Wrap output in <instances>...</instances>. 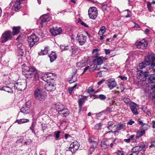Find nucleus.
<instances>
[{
    "mask_svg": "<svg viewBox=\"0 0 155 155\" xmlns=\"http://www.w3.org/2000/svg\"><path fill=\"white\" fill-rule=\"evenodd\" d=\"M145 146L144 144L141 145V146H136L132 148V150H135V152L137 153H139L140 151H141L145 147Z\"/></svg>",
    "mask_w": 155,
    "mask_h": 155,
    "instance_id": "obj_23",
    "label": "nucleus"
},
{
    "mask_svg": "<svg viewBox=\"0 0 155 155\" xmlns=\"http://www.w3.org/2000/svg\"><path fill=\"white\" fill-rule=\"evenodd\" d=\"M24 137L22 136H21L17 140V142L18 143H21L23 141Z\"/></svg>",
    "mask_w": 155,
    "mask_h": 155,
    "instance_id": "obj_50",
    "label": "nucleus"
},
{
    "mask_svg": "<svg viewBox=\"0 0 155 155\" xmlns=\"http://www.w3.org/2000/svg\"><path fill=\"white\" fill-rule=\"evenodd\" d=\"M12 39V33L11 31H5L2 35L1 40L2 43H5Z\"/></svg>",
    "mask_w": 155,
    "mask_h": 155,
    "instance_id": "obj_6",
    "label": "nucleus"
},
{
    "mask_svg": "<svg viewBox=\"0 0 155 155\" xmlns=\"http://www.w3.org/2000/svg\"><path fill=\"white\" fill-rule=\"evenodd\" d=\"M106 31V28L104 26H102L101 27V29L98 32L99 35H102Z\"/></svg>",
    "mask_w": 155,
    "mask_h": 155,
    "instance_id": "obj_37",
    "label": "nucleus"
},
{
    "mask_svg": "<svg viewBox=\"0 0 155 155\" xmlns=\"http://www.w3.org/2000/svg\"><path fill=\"white\" fill-rule=\"evenodd\" d=\"M27 86V82L25 80H22L21 82H16L14 86L15 89L18 91H21L24 90Z\"/></svg>",
    "mask_w": 155,
    "mask_h": 155,
    "instance_id": "obj_4",
    "label": "nucleus"
},
{
    "mask_svg": "<svg viewBox=\"0 0 155 155\" xmlns=\"http://www.w3.org/2000/svg\"><path fill=\"white\" fill-rule=\"evenodd\" d=\"M56 87L51 82L48 83L45 86V88L46 90L47 91L50 92L54 91L56 89Z\"/></svg>",
    "mask_w": 155,
    "mask_h": 155,
    "instance_id": "obj_18",
    "label": "nucleus"
},
{
    "mask_svg": "<svg viewBox=\"0 0 155 155\" xmlns=\"http://www.w3.org/2000/svg\"><path fill=\"white\" fill-rule=\"evenodd\" d=\"M92 52L94 56L97 57V54L98 53V50L97 49H94L93 50Z\"/></svg>",
    "mask_w": 155,
    "mask_h": 155,
    "instance_id": "obj_47",
    "label": "nucleus"
},
{
    "mask_svg": "<svg viewBox=\"0 0 155 155\" xmlns=\"http://www.w3.org/2000/svg\"><path fill=\"white\" fill-rule=\"evenodd\" d=\"M104 50L106 54H108L110 53V50L109 49H105Z\"/></svg>",
    "mask_w": 155,
    "mask_h": 155,
    "instance_id": "obj_61",
    "label": "nucleus"
},
{
    "mask_svg": "<svg viewBox=\"0 0 155 155\" xmlns=\"http://www.w3.org/2000/svg\"><path fill=\"white\" fill-rule=\"evenodd\" d=\"M81 97L78 101L79 107V112H80L82 110V105L85 101L87 100V97L86 96L81 95Z\"/></svg>",
    "mask_w": 155,
    "mask_h": 155,
    "instance_id": "obj_16",
    "label": "nucleus"
},
{
    "mask_svg": "<svg viewBox=\"0 0 155 155\" xmlns=\"http://www.w3.org/2000/svg\"><path fill=\"white\" fill-rule=\"evenodd\" d=\"M115 153L118 155H124V152L123 151L117 150Z\"/></svg>",
    "mask_w": 155,
    "mask_h": 155,
    "instance_id": "obj_46",
    "label": "nucleus"
},
{
    "mask_svg": "<svg viewBox=\"0 0 155 155\" xmlns=\"http://www.w3.org/2000/svg\"><path fill=\"white\" fill-rule=\"evenodd\" d=\"M77 86L76 84H75L74 86L71 87H69L68 88V91L69 92V93L71 94L72 93V91L73 90L74 88L76 87Z\"/></svg>",
    "mask_w": 155,
    "mask_h": 155,
    "instance_id": "obj_43",
    "label": "nucleus"
},
{
    "mask_svg": "<svg viewBox=\"0 0 155 155\" xmlns=\"http://www.w3.org/2000/svg\"><path fill=\"white\" fill-rule=\"evenodd\" d=\"M70 51L72 52V54H75L76 53V50L73 49L72 48L70 50Z\"/></svg>",
    "mask_w": 155,
    "mask_h": 155,
    "instance_id": "obj_64",
    "label": "nucleus"
},
{
    "mask_svg": "<svg viewBox=\"0 0 155 155\" xmlns=\"http://www.w3.org/2000/svg\"><path fill=\"white\" fill-rule=\"evenodd\" d=\"M94 148H96L95 147H93L91 146L89 149V151L91 153H92V152L94 151Z\"/></svg>",
    "mask_w": 155,
    "mask_h": 155,
    "instance_id": "obj_63",
    "label": "nucleus"
},
{
    "mask_svg": "<svg viewBox=\"0 0 155 155\" xmlns=\"http://www.w3.org/2000/svg\"><path fill=\"white\" fill-rule=\"evenodd\" d=\"M137 133V135L136 137L137 138H138L142 136L145 133V131L144 130H143V129L141 130L140 131L138 130Z\"/></svg>",
    "mask_w": 155,
    "mask_h": 155,
    "instance_id": "obj_31",
    "label": "nucleus"
},
{
    "mask_svg": "<svg viewBox=\"0 0 155 155\" xmlns=\"http://www.w3.org/2000/svg\"><path fill=\"white\" fill-rule=\"evenodd\" d=\"M30 106L28 105V107H22L21 109V112L25 114H29L30 112Z\"/></svg>",
    "mask_w": 155,
    "mask_h": 155,
    "instance_id": "obj_25",
    "label": "nucleus"
},
{
    "mask_svg": "<svg viewBox=\"0 0 155 155\" xmlns=\"http://www.w3.org/2000/svg\"><path fill=\"white\" fill-rule=\"evenodd\" d=\"M146 77L147 79H148V82L150 83H154L155 80V74H151L150 75H148Z\"/></svg>",
    "mask_w": 155,
    "mask_h": 155,
    "instance_id": "obj_24",
    "label": "nucleus"
},
{
    "mask_svg": "<svg viewBox=\"0 0 155 155\" xmlns=\"http://www.w3.org/2000/svg\"><path fill=\"white\" fill-rule=\"evenodd\" d=\"M97 10L96 8L90 7L88 11V15L89 18L92 19H95L97 16Z\"/></svg>",
    "mask_w": 155,
    "mask_h": 155,
    "instance_id": "obj_7",
    "label": "nucleus"
},
{
    "mask_svg": "<svg viewBox=\"0 0 155 155\" xmlns=\"http://www.w3.org/2000/svg\"><path fill=\"white\" fill-rule=\"evenodd\" d=\"M49 50L48 47H46L44 50H41V52L38 53V54L40 55H46L48 53Z\"/></svg>",
    "mask_w": 155,
    "mask_h": 155,
    "instance_id": "obj_29",
    "label": "nucleus"
},
{
    "mask_svg": "<svg viewBox=\"0 0 155 155\" xmlns=\"http://www.w3.org/2000/svg\"><path fill=\"white\" fill-rule=\"evenodd\" d=\"M94 90L92 87H90L87 89V92L89 94H91L94 91Z\"/></svg>",
    "mask_w": 155,
    "mask_h": 155,
    "instance_id": "obj_52",
    "label": "nucleus"
},
{
    "mask_svg": "<svg viewBox=\"0 0 155 155\" xmlns=\"http://www.w3.org/2000/svg\"><path fill=\"white\" fill-rule=\"evenodd\" d=\"M60 48L61 49L64 50H68L69 49V47L68 46H65L62 45H61Z\"/></svg>",
    "mask_w": 155,
    "mask_h": 155,
    "instance_id": "obj_45",
    "label": "nucleus"
},
{
    "mask_svg": "<svg viewBox=\"0 0 155 155\" xmlns=\"http://www.w3.org/2000/svg\"><path fill=\"white\" fill-rule=\"evenodd\" d=\"M29 120L26 119H22L19 120L17 119L15 121V123H17L18 124H21L24 123L28 122H29Z\"/></svg>",
    "mask_w": 155,
    "mask_h": 155,
    "instance_id": "obj_32",
    "label": "nucleus"
},
{
    "mask_svg": "<svg viewBox=\"0 0 155 155\" xmlns=\"http://www.w3.org/2000/svg\"><path fill=\"white\" fill-rule=\"evenodd\" d=\"M76 66L77 67H82L84 66L85 65V63L83 61L79 62L76 64Z\"/></svg>",
    "mask_w": 155,
    "mask_h": 155,
    "instance_id": "obj_38",
    "label": "nucleus"
},
{
    "mask_svg": "<svg viewBox=\"0 0 155 155\" xmlns=\"http://www.w3.org/2000/svg\"><path fill=\"white\" fill-rule=\"evenodd\" d=\"M76 40L79 45H83L86 41L87 37L83 34H78L76 38Z\"/></svg>",
    "mask_w": 155,
    "mask_h": 155,
    "instance_id": "obj_8",
    "label": "nucleus"
},
{
    "mask_svg": "<svg viewBox=\"0 0 155 155\" xmlns=\"http://www.w3.org/2000/svg\"><path fill=\"white\" fill-rule=\"evenodd\" d=\"M130 108L134 114L137 115L138 114L137 109L139 108L137 104L133 102L130 103Z\"/></svg>",
    "mask_w": 155,
    "mask_h": 155,
    "instance_id": "obj_15",
    "label": "nucleus"
},
{
    "mask_svg": "<svg viewBox=\"0 0 155 155\" xmlns=\"http://www.w3.org/2000/svg\"><path fill=\"white\" fill-rule=\"evenodd\" d=\"M107 85L110 90H111L116 86L117 83L114 78H110L107 80Z\"/></svg>",
    "mask_w": 155,
    "mask_h": 155,
    "instance_id": "obj_13",
    "label": "nucleus"
},
{
    "mask_svg": "<svg viewBox=\"0 0 155 155\" xmlns=\"http://www.w3.org/2000/svg\"><path fill=\"white\" fill-rule=\"evenodd\" d=\"M114 124V123L113 121H110L108 123V125L110 127H111Z\"/></svg>",
    "mask_w": 155,
    "mask_h": 155,
    "instance_id": "obj_60",
    "label": "nucleus"
},
{
    "mask_svg": "<svg viewBox=\"0 0 155 155\" xmlns=\"http://www.w3.org/2000/svg\"><path fill=\"white\" fill-rule=\"evenodd\" d=\"M48 56L50 58L51 62L54 61L57 58L56 55L55 53L53 51H52L51 53L48 55Z\"/></svg>",
    "mask_w": 155,
    "mask_h": 155,
    "instance_id": "obj_26",
    "label": "nucleus"
},
{
    "mask_svg": "<svg viewBox=\"0 0 155 155\" xmlns=\"http://www.w3.org/2000/svg\"><path fill=\"white\" fill-rule=\"evenodd\" d=\"M39 20L41 26L43 27L46 24V22L49 21L50 18L47 15H44L40 17Z\"/></svg>",
    "mask_w": 155,
    "mask_h": 155,
    "instance_id": "obj_12",
    "label": "nucleus"
},
{
    "mask_svg": "<svg viewBox=\"0 0 155 155\" xmlns=\"http://www.w3.org/2000/svg\"><path fill=\"white\" fill-rule=\"evenodd\" d=\"M62 29L61 28H55L53 29L50 30L52 35L54 36L60 34L62 32Z\"/></svg>",
    "mask_w": 155,
    "mask_h": 155,
    "instance_id": "obj_19",
    "label": "nucleus"
},
{
    "mask_svg": "<svg viewBox=\"0 0 155 155\" xmlns=\"http://www.w3.org/2000/svg\"><path fill=\"white\" fill-rule=\"evenodd\" d=\"M59 114L61 115V116L63 117H67L69 114V111L68 110L67 108H63V109H62L60 111Z\"/></svg>",
    "mask_w": 155,
    "mask_h": 155,
    "instance_id": "obj_22",
    "label": "nucleus"
},
{
    "mask_svg": "<svg viewBox=\"0 0 155 155\" xmlns=\"http://www.w3.org/2000/svg\"><path fill=\"white\" fill-rule=\"evenodd\" d=\"M88 141L91 146L95 148L98 147V143L97 141L95 140L94 139L91 137H90L88 139Z\"/></svg>",
    "mask_w": 155,
    "mask_h": 155,
    "instance_id": "obj_20",
    "label": "nucleus"
},
{
    "mask_svg": "<svg viewBox=\"0 0 155 155\" xmlns=\"http://www.w3.org/2000/svg\"><path fill=\"white\" fill-rule=\"evenodd\" d=\"M152 89L153 90V91L152 97L153 99H154L155 98V85H154L153 87L152 88Z\"/></svg>",
    "mask_w": 155,
    "mask_h": 155,
    "instance_id": "obj_53",
    "label": "nucleus"
},
{
    "mask_svg": "<svg viewBox=\"0 0 155 155\" xmlns=\"http://www.w3.org/2000/svg\"><path fill=\"white\" fill-rule=\"evenodd\" d=\"M42 130L43 131L47 128V125L46 124H42Z\"/></svg>",
    "mask_w": 155,
    "mask_h": 155,
    "instance_id": "obj_55",
    "label": "nucleus"
},
{
    "mask_svg": "<svg viewBox=\"0 0 155 155\" xmlns=\"http://www.w3.org/2000/svg\"><path fill=\"white\" fill-rule=\"evenodd\" d=\"M21 2L14 0L13 2L12 3V9L13 10L17 11L21 8Z\"/></svg>",
    "mask_w": 155,
    "mask_h": 155,
    "instance_id": "obj_17",
    "label": "nucleus"
},
{
    "mask_svg": "<svg viewBox=\"0 0 155 155\" xmlns=\"http://www.w3.org/2000/svg\"><path fill=\"white\" fill-rule=\"evenodd\" d=\"M106 58L103 56L96 57L95 59L93 60V62L95 64L100 65L103 64V61L106 60Z\"/></svg>",
    "mask_w": 155,
    "mask_h": 155,
    "instance_id": "obj_14",
    "label": "nucleus"
},
{
    "mask_svg": "<svg viewBox=\"0 0 155 155\" xmlns=\"http://www.w3.org/2000/svg\"><path fill=\"white\" fill-rule=\"evenodd\" d=\"M125 124H122L120 123L116 125H114V127L113 128L116 127L117 130L119 131L121 130L125 127Z\"/></svg>",
    "mask_w": 155,
    "mask_h": 155,
    "instance_id": "obj_27",
    "label": "nucleus"
},
{
    "mask_svg": "<svg viewBox=\"0 0 155 155\" xmlns=\"http://www.w3.org/2000/svg\"><path fill=\"white\" fill-rule=\"evenodd\" d=\"M94 97H95V98H99L101 100H105L106 98V96L103 94H100L98 96L97 95H93Z\"/></svg>",
    "mask_w": 155,
    "mask_h": 155,
    "instance_id": "obj_35",
    "label": "nucleus"
},
{
    "mask_svg": "<svg viewBox=\"0 0 155 155\" xmlns=\"http://www.w3.org/2000/svg\"><path fill=\"white\" fill-rule=\"evenodd\" d=\"M150 60V68H152L153 73L155 74V55L152 54V56H150L147 59V61Z\"/></svg>",
    "mask_w": 155,
    "mask_h": 155,
    "instance_id": "obj_9",
    "label": "nucleus"
},
{
    "mask_svg": "<svg viewBox=\"0 0 155 155\" xmlns=\"http://www.w3.org/2000/svg\"><path fill=\"white\" fill-rule=\"evenodd\" d=\"M61 133L60 131H55L54 132V137L56 139H58L59 137V135Z\"/></svg>",
    "mask_w": 155,
    "mask_h": 155,
    "instance_id": "obj_41",
    "label": "nucleus"
},
{
    "mask_svg": "<svg viewBox=\"0 0 155 155\" xmlns=\"http://www.w3.org/2000/svg\"><path fill=\"white\" fill-rule=\"evenodd\" d=\"M121 100L127 104H130V103L131 102L130 101V99L126 97L122 98Z\"/></svg>",
    "mask_w": 155,
    "mask_h": 155,
    "instance_id": "obj_36",
    "label": "nucleus"
},
{
    "mask_svg": "<svg viewBox=\"0 0 155 155\" xmlns=\"http://www.w3.org/2000/svg\"><path fill=\"white\" fill-rule=\"evenodd\" d=\"M77 69L75 68H74L73 69L72 73V76L74 77H75V76L77 72Z\"/></svg>",
    "mask_w": 155,
    "mask_h": 155,
    "instance_id": "obj_54",
    "label": "nucleus"
},
{
    "mask_svg": "<svg viewBox=\"0 0 155 155\" xmlns=\"http://www.w3.org/2000/svg\"><path fill=\"white\" fill-rule=\"evenodd\" d=\"M134 123V121L132 120L131 119L127 123V124L130 125H132Z\"/></svg>",
    "mask_w": 155,
    "mask_h": 155,
    "instance_id": "obj_58",
    "label": "nucleus"
},
{
    "mask_svg": "<svg viewBox=\"0 0 155 155\" xmlns=\"http://www.w3.org/2000/svg\"><path fill=\"white\" fill-rule=\"evenodd\" d=\"M135 45L137 48L144 49L147 47V42L145 40H143L140 41L136 42Z\"/></svg>",
    "mask_w": 155,
    "mask_h": 155,
    "instance_id": "obj_10",
    "label": "nucleus"
},
{
    "mask_svg": "<svg viewBox=\"0 0 155 155\" xmlns=\"http://www.w3.org/2000/svg\"><path fill=\"white\" fill-rule=\"evenodd\" d=\"M76 80V77H73L72 76V78L69 81V83L71 84L73 82H75Z\"/></svg>",
    "mask_w": 155,
    "mask_h": 155,
    "instance_id": "obj_49",
    "label": "nucleus"
},
{
    "mask_svg": "<svg viewBox=\"0 0 155 155\" xmlns=\"http://www.w3.org/2000/svg\"><path fill=\"white\" fill-rule=\"evenodd\" d=\"M80 146L77 141L73 142L70 145L69 148V150L72 153H74L79 148Z\"/></svg>",
    "mask_w": 155,
    "mask_h": 155,
    "instance_id": "obj_11",
    "label": "nucleus"
},
{
    "mask_svg": "<svg viewBox=\"0 0 155 155\" xmlns=\"http://www.w3.org/2000/svg\"><path fill=\"white\" fill-rule=\"evenodd\" d=\"M90 68L89 66H87L85 67V68L84 69V71L83 73L81 74V75H82L84 72H85L87 69H88Z\"/></svg>",
    "mask_w": 155,
    "mask_h": 155,
    "instance_id": "obj_62",
    "label": "nucleus"
},
{
    "mask_svg": "<svg viewBox=\"0 0 155 155\" xmlns=\"http://www.w3.org/2000/svg\"><path fill=\"white\" fill-rule=\"evenodd\" d=\"M126 11H127V15L125 16V17L126 18L130 17L131 12L128 9H127Z\"/></svg>",
    "mask_w": 155,
    "mask_h": 155,
    "instance_id": "obj_56",
    "label": "nucleus"
},
{
    "mask_svg": "<svg viewBox=\"0 0 155 155\" xmlns=\"http://www.w3.org/2000/svg\"><path fill=\"white\" fill-rule=\"evenodd\" d=\"M35 127V125L33 123H32L30 129L31 130L32 132L34 133V134L35 133V132L34 131Z\"/></svg>",
    "mask_w": 155,
    "mask_h": 155,
    "instance_id": "obj_48",
    "label": "nucleus"
},
{
    "mask_svg": "<svg viewBox=\"0 0 155 155\" xmlns=\"http://www.w3.org/2000/svg\"><path fill=\"white\" fill-rule=\"evenodd\" d=\"M1 90H3L8 93H12L13 91L12 89L8 86H3L0 89Z\"/></svg>",
    "mask_w": 155,
    "mask_h": 155,
    "instance_id": "obj_33",
    "label": "nucleus"
},
{
    "mask_svg": "<svg viewBox=\"0 0 155 155\" xmlns=\"http://www.w3.org/2000/svg\"><path fill=\"white\" fill-rule=\"evenodd\" d=\"M20 27H14L12 29V34L13 35H15L18 33L20 31Z\"/></svg>",
    "mask_w": 155,
    "mask_h": 155,
    "instance_id": "obj_30",
    "label": "nucleus"
},
{
    "mask_svg": "<svg viewBox=\"0 0 155 155\" xmlns=\"http://www.w3.org/2000/svg\"><path fill=\"white\" fill-rule=\"evenodd\" d=\"M101 148L103 149H105L107 148V143L105 142H102L101 144Z\"/></svg>",
    "mask_w": 155,
    "mask_h": 155,
    "instance_id": "obj_42",
    "label": "nucleus"
},
{
    "mask_svg": "<svg viewBox=\"0 0 155 155\" xmlns=\"http://www.w3.org/2000/svg\"><path fill=\"white\" fill-rule=\"evenodd\" d=\"M101 124L100 123L97 124L95 126L97 130L100 129L101 127Z\"/></svg>",
    "mask_w": 155,
    "mask_h": 155,
    "instance_id": "obj_59",
    "label": "nucleus"
},
{
    "mask_svg": "<svg viewBox=\"0 0 155 155\" xmlns=\"http://www.w3.org/2000/svg\"><path fill=\"white\" fill-rule=\"evenodd\" d=\"M78 22L80 23V24L84 26L86 28H88L89 27V26L87 25L86 24V23L82 21L80 18L78 19Z\"/></svg>",
    "mask_w": 155,
    "mask_h": 155,
    "instance_id": "obj_40",
    "label": "nucleus"
},
{
    "mask_svg": "<svg viewBox=\"0 0 155 155\" xmlns=\"http://www.w3.org/2000/svg\"><path fill=\"white\" fill-rule=\"evenodd\" d=\"M150 56H152V54L149 55L145 57L144 58V62L140 63L139 64V65L137 67L138 71H140L141 73L142 71L140 70L141 69L145 68L147 66H148V67L147 68L148 72L147 73V74H146V75L144 74L145 75V77L146 76H147V74L148 75H150V74H149V72L152 71V68H150V64H151L150 61H151L150 60L147 61V59Z\"/></svg>",
    "mask_w": 155,
    "mask_h": 155,
    "instance_id": "obj_1",
    "label": "nucleus"
},
{
    "mask_svg": "<svg viewBox=\"0 0 155 155\" xmlns=\"http://www.w3.org/2000/svg\"><path fill=\"white\" fill-rule=\"evenodd\" d=\"M22 71L23 74L27 78H31L33 77L32 72L35 71L36 69L33 67H29L26 66L25 64L22 65Z\"/></svg>",
    "mask_w": 155,
    "mask_h": 155,
    "instance_id": "obj_2",
    "label": "nucleus"
},
{
    "mask_svg": "<svg viewBox=\"0 0 155 155\" xmlns=\"http://www.w3.org/2000/svg\"><path fill=\"white\" fill-rule=\"evenodd\" d=\"M34 94L35 98L40 101H44L47 96L45 91L39 88L35 90Z\"/></svg>",
    "mask_w": 155,
    "mask_h": 155,
    "instance_id": "obj_3",
    "label": "nucleus"
},
{
    "mask_svg": "<svg viewBox=\"0 0 155 155\" xmlns=\"http://www.w3.org/2000/svg\"><path fill=\"white\" fill-rule=\"evenodd\" d=\"M151 4V3L150 2H148L147 4V7L148 8V10L150 12H151L153 11V8L152 7Z\"/></svg>",
    "mask_w": 155,
    "mask_h": 155,
    "instance_id": "obj_39",
    "label": "nucleus"
},
{
    "mask_svg": "<svg viewBox=\"0 0 155 155\" xmlns=\"http://www.w3.org/2000/svg\"><path fill=\"white\" fill-rule=\"evenodd\" d=\"M54 74L53 73H49L46 74L44 75L45 78H50L54 76Z\"/></svg>",
    "mask_w": 155,
    "mask_h": 155,
    "instance_id": "obj_44",
    "label": "nucleus"
},
{
    "mask_svg": "<svg viewBox=\"0 0 155 155\" xmlns=\"http://www.w3.org/2000/svg\"><path fill=\"white\" fill-rule=\"evenodd\" d=\"M138 121L139 122L138 124L141 125L143 130L145 131L150 128V126L147 124L143 123L140 119H138Z\"/></svg>",
    "mask_w": 155,
    "mask_h": 155,
    "instance_id": "obj_21",
    "label": "nucleus"
},
{
    "mask_svg": "<svg viewBox=\"0 0 155 155\" xmlns=\"http://www.w3.org/2000/svg\"><path fill=\"white\" fill-rule=\"evenodd\" d=\"M63 105L60 103H58L55 104V108L59 113L62 109H63Z\"/></svg>",
    "mask_w": 155,
    "mask_h": 155,
    "instance_id": "obj_28",
    "label": "nucleus"
},
{
    "mask_svg": "<svg viewBox=\"0 0 155 155\" xmlns=\"http://www.w3.org/2000/svg\"><path fill=\"white\" fill-rule=\"evenodd\" d=\"M37 70L36 69L35 71L32 72V73L33 74V79L35 81H37L39 80V75L38 74Z\"/></svg>",
    "mask_w": 155,
    "mask_h": 155,
    "instance_id": "obj_34",
    "label": "nucleus"
},
{
    "mask_svg": "<svg viewBox=\"0 0 155 155\" xmlns=\"http://www.w3.org/2000/svg\"><path fill=\"white\" fill-rule=\"evenodd\" d=\"M39 40V38L38 37L34 34L28 37L27 41L30 47L31 48L35 43L38 41Z\"/></svg>",
    "mask_w": 155,
    "mask_h": 155,
    "instance_id": "obj_5",
    "label": "nucleus"
},
{
    "mask_svg": "<svg viewBox=\"0 0 155 155\" xmlns=\"http://www.w3.org/2000/svg\"><path fill=\"white\" fill-rule=\"evenodd\" d=\"M19 54L18 55L22 57L24 55V52L22 49H20L18 50Z\"/></svg>",
    "mask_w": 155,
    "mask_h": 155,
    "instance_id": "obj_51",
    "label": "nucleus"
},
{
    "mask_svg": "<svg viewBox=\"0 0 155 155\" xmlns=\"http://www.w3.org/2000/svg\"><path fill=\"white\" fill-rule=\"evenodd\" d=\"M119 78H120L122 80H127V78L125 76H119Z\"/></svg>",
    "mask_w": 155,
    "mask_h": 155,
    "instance_id": "obj_57",
    "label": "nucleus"
}]
</instances>
